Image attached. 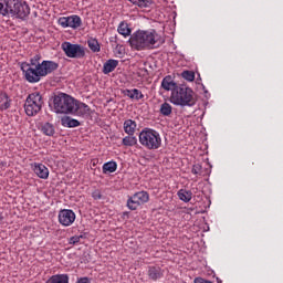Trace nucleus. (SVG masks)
I'll use <instances>...</instances> for the list:
<instances>
[{"label": "nucleus", "instance_id": "f257e3e1", "mask_svg": "<svg viewBox=\"0 0 283 283\" xmlns=\"http://www.w3.org/2000/svg\"><path fill=\"white\" fill-rule=\"evenodd\" d=\"M22 74L28 83H39L41 78H45L49 74L59 70V63L52 60H43L41 55H34L29 62L21 63Z\"/></svg>", "mask_w": 283, "mask_h": 283}, {"label": "nucleus", "instance_id": "f03ea898", "mask_svg": "<svg viewBox=\"0 0 283 283\" xmlns=\"http://www.w3.org/2000/svg\"><path fill=\"white\" fill-rule=\"evenodd\" d=\"M129 43L134 50H156V48L165 43V40L154 29L147 31L138 30L130 35Z\"/></svg>", "mask_w": 283, "mask_h": 283}, {"label": "nucleus", "instance_id": "7ed1b4c3", "mask_svg": "<svg viewBox=\"0 0 283 283\" xmlns=\"http://www.w3.org/2000/svg\"><path fill=\"white\" fill-rule=\"evenodd\" d=\"M170 103L179 107H196L198 96L196 92L187 85H179L175 87L170 95Z\"/></svg>", "mask_w": 283, "mask_h": 283}, {"label": "nucleus", "instance_id": "20e7f679", "mask_svg": "<svg viewBox=\"0 0 283 283\" xmlns=\"http://www.w3.org/2000/svg\"><path fill=\"white\" fill-rule=\"evenodd\" d=\"M139 144L145 147V149L156 150L160 149L163 146V138L157 130L144 128L139 133Z\"/></svg>", "mask_w": 283, "mask_h": 283}, {"label": "nucleus", "instance_id": "39448f33", "mask_svg": "<svg viewBox=\"0 0 283 283\" xmlns=\"http://www.w3.org/2000/svg\"><path fill=\"white\" fill-rule=\"evenodd\" d=\"M76 99L69 94L59 93L53 97V109L56 114H72Z\"/></svg>", "mask_w": 283, "mask_h": 283}, {"label": "nucleus", "instance_id": "423d86ee", "mask_svg": "<svg viewBox=\"0 0 283 283\" xmlns=\"http://www.w3.org/2000/svg\"><path fill=\"white\" fill-rule=\"evenodd\" d=\"M43 107V96L39 92L28 95L24 103V111L27 116H36Z\"/></svg>", "mask_w": 283, "mask_h": 283}, {"label": "nucleus", "instance_id": "0eeeda50", "mask_svg": "<svg viewBox=\"0 0 283 283\" xmlns=\"http://www.w3.org/2000/svg\"><path fill=\"white\" fill-rule=\"evenodd\" d=\"M61 48L69 59H85V48L81 44H72V42H63Z\"/></svg>", "mask_w": 283, "mask_h": 283}, {"label": "nucleus", "instance_id": "6e6552de", "mask_svg": "<svg viewBox=\"0 0 283 283\" xmlns=\"http://www.w3.org/2000/svg\"><path fill=\"white\" fill-rule=\"evenodd\" d=\"M146 202H149V192L138 191L128 197L126 207H128L130 211H136L140 205H146Z\"/></svg>", "mask_w": 283, "mask_h": 283}, {"label": "nucleus", "instance_id": "1a4fd4ad", "mask_svg": "<svg viewBox=\"0 0 283 283\" xmlns=\"http://www.w3.org/2000/svg\"><path fill=\"white\" fill-rule=\"evenodd\" d=\"M30 15V6L25 2L14 0V7L11 9L9 17H17V19H27Z\"/></svg>", "mask_w": 283, "mask_h": 283}, {"label": "nucleus", "instance_id": "9d476101", "mask_svg": "<svg viewBox=\"0 0 283 283\" xmlns=\"http://www.w3.org/2000/svg\"><path fill=\"white\" fill-rule=\"evenodd\" d=\"M57 23L61 28H73V30H76V28L83 25V20L77 14H73L59 18Z\"/></svg>", "mask_w": 283, "mask_h": 283}, {"label": "nucleus", "instance_id": "9b49d317", "mask_svg": "<svg viewBox=\"0 0 283 283\" xmlns=\"http://www.w3.org/2000/svg\"><path fill=\"white\" fill-rule=\"evenodd\" d=\"M57 219L62 227H72V223L76 221V213L71 209H63L60 210Z\"/></svg>", "mask_w": 283, "mask_h": 283}, {"label": "nucleus", "instance_id": "f8f14e48", "mask_svg": "<svg viewBox=\"0 0 283 283\" xmlns=\"http://www.w3.org/2000/svg\"><path fill=\"white\" fill-rule=\"evenodd\" d=\"M147 276L151 282H158L165 277V270L159 265H150L147 268Z\"/></svg>", "mask_w": 283, "mask_h": 283}, {"label": "nucleus", "instance_id": "ddd939ff", "mask_svg": "<svg viewBox=\"0 0 283 283\" xmlns=\"http://www.w3.org/2000/svg\"><path fill=\"white\" fill-rule=\"evenodd\" d=\"M90 106L85 103L78 102L75 99L74 109L71 112L74 116H90Z\"/></svg>", "mask_w": 283, "mask_h": 283}, {"label": "nucleus", "instance_id": "4468645a", "mask_svg": "<svg viewBox=\"0 0 283 283\" xmlns=\"http://www.w3.org/2000/svg\"><path fill=\"white\" fill-rule=\"evenodd\" d=\"M33 171L38 178H41L42 180H48V178H50V169L43 164L35 163L33 165Z\"/></svg>", "mask_w": 283, "mask_h": 283}, {"label": "nucleus", "instance_id": "2eb2a0df", "mask_svg": "<svg viewBox=\"0 0 283 283\" xmlns=\"http://www.w3.org/2000/svg\"><path fill=\"white\" fill-rule=\"evenodd\" d=\"M14 7V0H0V17H10Z\"/></svg>", "mask_w": 283, "mask_h": 283}, {"label": "nucleus", "instance_id": "dca6fc26", "mask_svg": "<svg viewBox=\"0 0 283 283\" xmlns=\"http://www.w3.org/2000/svg\"><path fill=\"white\" fill-rule=\"evenodd\" d=\"M123 94L124 96H128L132 101H143V98H145V94H143L138 88H126L123 91Z\"/></svg>", "mask_w": 283, "mask_h": 283}, {"label": "nucleus", "instance_id": "f3484780", "mask_svg": "<svg viewBox=\"0 0 283 283\" xmlns=\"http://www.w3.org/2000/svg\"><path fill=\"white\" fill-rule=\"evenodd\" d=\"M161 87L166 92H174V90H176V87H180V85H177L176 82H174L171 75H167L161 81Z\"/></svg>", "mask_w": 283, "mask_h": 283}, {"label": "nucleus", "instance_id": "a211bd4d", "mask_svg": "<svg viewBox=\"0 0 283 283\" xmlns=\"http://www.w3.org/2000/svg\"><path fill=\"white\" fill-rule=\"evenodd\" d=\"M12 99L8 96V93L0 91V112H6V109H10V105Z\"/></svg>", "mask_w": 283, "mask_h": 283}, {"label": "nucleus", "instance_id": "6ab92c4d", "mask_svg": "<svg viewBox=\"0 0 283 283\" xmlns=\"http://www.w3.org/2000/svg\"><path fill=\"white\" fill-rule=\"evenodd\" d=\"M137 127H138V124H136V120L134 119H126L124 122V132L128 136H134V134H136Z\"/></svg>", "mask_w": 283, "mask_h": 283}, {"label": "nucleus", "instance_id": "aec40b11", "mask_svg": "<svg viewBox=\"0 0 283 283\" xmlns=\"http://www.w3.org/2000/svg\"><path fill=\"white\" fill-rule=\"evenodd\" d=\"M118 67V60H108L104 63L103 74H112Z\"/></svg>", "mask_w": 283, "mask_h": 283}, {"label": "nucleus", "instance_id": "412c9836", "mask_svg": "<svg viewBox=\"0 0 283 283\" xmlns=\"http://www.w3.org/2000/svg\"><path fill=\"white\" fill-rule=\"evenodd\" d=\"M177 196L181 202H191V198H193V192L191 190H187L185 188H181L178 190Z\"/></svg>", "mask_w": 283, "mask_h": 283}, {"label": "nucleus", "instance_id": "4be33fe9", "mask_svg": "<svg viewBox=\"0 0 283 283\" xmlns=\"http://www.w3.org/2000/svg\"><path fill=\"white\" fill-rule=\"evenodd\" d=\"M117 32L122 34V36H130L132 29H129V23H127V21H120L117 28Z\"/></svg>", "mask_w": 283, "mask_h": 283}, {"label": "nucleus", "instance_id": "5701e85b", "mask_svg": "<svg viewBox=\"0 0 283 283\" xmlns=\"http://www.w3.org/2000/svg\"><path fill=\"white\" fill-rule=\"evenodd\" d=\"M46 283H70V276L67 274H55Z\"/></svg>", "mask_w": 283, "mask_h": 283}, {"label": "nucleus", "instance_id": "b1692460", "mask_svg": "<svg viewBox=\"0 0 283 283\" xmlns=\"http://www.w3.org/2000/svg\"><path fill=\"white\" fill-rule=\"evenodd\" d=\"M116 169H118V164L116 161H108L105 163L102 166V171L103 174H114L116 171Z\"/></svg>", "mask_w": 283, "mask_h": 283}, {"label": "nucleus", "instance_id": "393cba45", "mask_svg": "<svg viewBox=\"0 0 283 283\" xmlns=\"http://www.w3.org/2000/svg\"><path fill=\"white\" fill-rule=\"evenodd\" d=\"M41 132L44 136H54L56 134V129L53 124L44 123L41 125Z\"/></svg>", "mask_w": 283, "mask_h": 283}, {"label": "nucleus", "instance_id": "a878e982", "mask_svg": "<svg viewBox=\"0 0 283 283\" xmlns=\"http://www.w3.org/2000/svg\"><path fill=\"white\" fill-rule=\"evenodd\" d=\"M63 127H80L81 126V122H78V119H74L72 117H63L61 120Z\"/></svg>", "mask_w": 283, "mask_h": 283}, {"label": "nucleus", "instance_id": "bb28decb", "mask_svg": "<svg viewBox=\"0 0 283 283\" xmlns=\"http://www.w3.org/2000/svg\"><path fill=\"white\" fill-rule=\"evenodd\" d=\"M122 144L125 147H134V146L138 145V139L134 135H128L123 138Z\"/></svg>", "mask_w": 283, "mask_h": 283}, {"label": "nucleus", "instance_id": "cd10ccee", "mask_svg": "<svg viewBox=\"0 0 283 283\" xmlns=\"http://www.w3.org/2000/svg\"><path fill=\"white\" fill-rule=\"evenodd\" d=\"M133 6H137V8H151L154 0H127Z\"/></svg>", "mask_w": 283, "mask_h": 283}, {"label": "nucleus", "instance_id": "c85d7f7f", "mask_svg": "<svg viewBox=\"0 0 283 283\" xmlns=\"http://www.w3.org/2000/svg\"><path fill=\"white\" fill-rule=\"evenodd\" d=\"M159 112L161 116H171L174 107L171 106V104L165 102L160 105Z\"/></svg>", "mask_w": 283, "mask_h": 283}, {"label": "nucleus", "instance_id": "c756f323", "mask_svg": "<svg viewBox=\"0 0 283 283\" xmlns=\"http://www.w3.org/2000/svg\"><path fill=\"white\" fill-rule=\"evenodd\" d=\"M87 45H88L91 51L101 52V44L98 43V40H96L94 38H90L87 40Z\"/></svg>", "mask_w": 283, "mask_h": 283}, {"label": "nucleus", "instance_id": "7c9ffc66", "mask_svg": "<svg viewBox=\"0 0 283 283\" xmlns=\"http://www.w3.org/2000/svg\"><path fill=\"white\" fill-rule=\"evenodd\" d=\"M191 174H193V176H202V165L195 164L192 166Z\"/></svg>", "mask_w": 283, "mask_h": 283}, {"label": "nucleus", "instance_id": "2f4dec72", "mask_svg": "<svg viewBox=\"0 0 283 283\" xmlns=\"http://www.w3.org/2000/svg\"><path fill=\"white\" fill-rule=\"evenodd\" d=\"M182 77L186 80V81H195L196 78V74L191 71H184L182 72Z\"/></svg>", "mask_w": 283, "mask_h": 283}, {"label": "nucleus", "instance_id": "473e14b6", "mask_svg": "<svg viewBox=\"0 0 283 283\" xmlns=\"http://www.w3.org/2000/svg\"><path fill=\"white\" fill-rule=\"evenodd\" d=\"M83 235H74L69 239V244H78Z\"/></svg>", "mask_w": 283, "mask_h": 283}, {"label": "nucleus", "instance_id": "72a5a7b5", "mask_svg": "<svg viewBox=\"0 0 283 283\" xmlns=\"http://www.w3.org/2000/svg\"><path fill=\"white\" fill-rule=\"evenodd\" d=\"M92 198L93 200H101V198H103V193H101V190H94L92 192Z\"/></svg>", "mask_w": 283, "mask_h": 283}, {"label": "nucleus", "instance_id": "f704fd0d", "mask_svg": "<svg viewBox=\"0 0 283 283\" xmlns=\"http://www.w3.org/2000/svg\"><path fill=\"white\" fill-rule=\"evenodd\" d=\"M195 283H213V282L202 279V277H196Z\"/></svg>", "mask_w": 283, "mask_h": 283}, {"label": "nucleus", "instance_id": "c9c22d12", "mask_svg": "<svg viewBox=\"0 0 283 283\" xmlns=\"http://www.w3.org/2000/svg\"><path fill=\"white\" fill-rule=\"evenodd\" d=\"M76 283H91L88 277H81Z\"/></svg>", "mask_w": 283, "mask_h": 283}, {"label": "nucleus", "instance_id": "e433bc0d", "mask_svg": "<svg viewBox=\"0 0 283 283\" xmlns=\"http://www.w3.org/2000/svg\"><path fill=\"white\" fill-rule=\"evenodd\" d=\"M3 220V212H0V222Z\"/></svg>", "mask_w": 283, "mask_h": 283}, {"label": "nucleus", "instance_id": "4c0bfd02", "mask_svg": "<svg viewBox=\"0 0 283 283\" xmlns=\"http://www.w3.org/2000/svg\"><path fill=\"white\" fill-rule=\"evenodd\" d=\"M123 216H129V212H123Z\"/></svg>", "mask_w": 283, "mask_h": 283}]
</instances>
